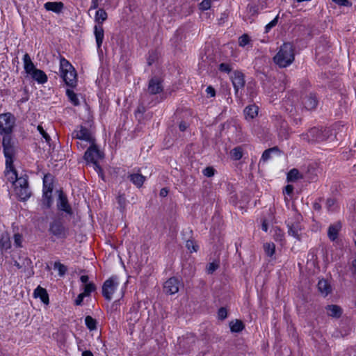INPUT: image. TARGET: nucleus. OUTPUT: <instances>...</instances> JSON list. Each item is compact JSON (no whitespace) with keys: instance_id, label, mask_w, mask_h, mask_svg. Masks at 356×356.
<instances>
[{"instance_id":"1","label":"nucleus","mask_w":356,"mask_h":356,"mask_svg":"<svg viewBox=\"0 0 356 356\" xmlns=\"http://www.w3.org/2000/svg\"><path fill=\"white\" fill-rule=\"evenodd\" d=\"M15 124V118L12 113L0 114V135L3 136L2 147L6 158L5 176L6 178L17 179L19 177L13 164L15 151L12 136Z\"/></svg>"},{"instance_id":"2","label":"nucleus","mask_w":356,"mask_h":356,"mask_svg":"<svg viewBox=\"0 0 356 356\" xmlns=\"http://www.w3.org/2000/svg\"><path fill=\"white\" fill-rule=\"evenodd\" d=\"M104 157V154L99 149L96 141L90 143L89 147L84 153L83 159L86 165L92 168L98 175L99 178H104V170L99 163V160Z\"/></svg>"},{"instance_id":"3","label":"nucleus","mask_w":356,"mask_h":356,"mask_svg":"<svg viewBox=\"0 0 356 356\" xmlns=\"http://www.w3.org/2000/svg\"><path fill=\"white\" fill-rule=\"evenodd\" d=\"M295 59V47L293 43L284 42L273 57L274 63L281 68L289 66Z\"/></svg>"},{"instance_id":"4","label":"nucleus","mask_w":356,"mask_h":356,"mask_svg":"<svg viewBox=\"0 0 356 356\" xmlns=\"http://www.w3.org/2000/svg\"><path fill=\"white\" fill-rule=\"evenodd\" d=\"M124 286L120 285L119 278L113 275L106 280L102 286V295L107 300H111L115 294L122 298L124 295Z\"/></svg>"},{"instance_id":"5","label":"nucleus","mask_w":356,"mask_h":356,"mask_svg":"<svg viewBox=\"0 0 356 356\" xmlns=\"http://www.w3.org/2000/svg\"><path fill=\"white\" fill-rule=\"evenodd\" d=\"M60 76L67 86L70 87L76 86V70L69 60L63 56L60 58Z\"/></svg>"},{"instance_id":"6","label":"nucleus","mask_w":356,"mask_h":356,"mask_svg":"<svg viewBox=\"0 0 356 356\" xmlns=\"http://www.w3.org/2000/svg\"><path fill=\"white\" fill-rule=\"evenodd\" d=\"M273 120L279 139L288 140L290 138L291 129L287 121L281 115H275Z\"/></svg>"},{"instance_id":"7","label":"nucleus","mask_w":356,"mask_h":356,"mask_svg":"<svg viewBox=\"0 0 356 356\" xmlns=\"http://www.w3.org/2000/svg\"><path fill=\"white\" fill-rule=\"evenodd\" d=\"M15 192L21 200H26L31 196L27 179H15L13 181Z\"/></svg>"},{"instance_id":"8","label":"nucleus","mask_w":356,"mask_h":356,"mask_svg":"<svg viewBox=\"0 0 356 356\" xmlns=\"http://www.w3.org/2000/svg\"><path fill=\"white\" fill-rule=\"evenodd\" d=\"M163 90V79L162 77L155 75L149 79L147 91L149 95H160Z\"/></svg>"},{"instance_id":"9","label":"nucleus","mask_w":356,"mask_h":356,"mask_svg":"<svg viewBox=\"0 0 356 356\" xmlns=\"http://www.w3.org/2000/svg\"><path fill=\"white\" fill-rule=\"evenodd\" d=\"M72 138L79 139L88 143L95 142V138L92 136L90 131L86 127L80 125L72 132Z\"/></svg>"},{"instance_id":"10","label":"nucleus","mask_w":356,"mask_h":356,"mask_svg":"<svg viewBox=\"0 0 356 356\" xmlns=\"http://www.w3.org/2000/svg\"><path fill=\"white\" fill-rule=\"evenodd\" d=\"M268 7L266 0H258L257 3H250L247 6V13L250 17L252 18L251 22L257 17L261 11Z\"/></svg>"},{"instance_id":"11","label":"nucleus","mask_w":356,"mask_h":356,"mask_svg":"<svg viewBox=\"0 0 356 356\" xmlns=\"http://www.w3.org/2000/svg\"><path fill=\"white\" fill-rule=\"evenodd\" d=\"M230 79L233 85L235 95L237 96L239 90L243 89L245 86V75L240 70H234L230 76Z\"/></svg>"},{"instance_id":"12","label":"nucleus","mask_w":356,"mask_h":356,"mask_svg":"<svg viewBox=\"0 0 356 356\" xmlns=\"http://www.w3.org/2000/svg\"><path fill=\"white\" fill-rule=\"evenodd\" d=\"M301 138L307 140L308 143H317L324 140V136L321 130L316 127L311 128L307 133L300 134Z\"/></svg>"},{"instance_id":"13","label":"nucleus","mask_w":356,"mask_h":356,"mask_svg":"<svg viewBox=\"0 0 356 356\" xmlns=\"http://www.w3.org/2000/svg\"><path fill=\"white\" fill-rule=\"evenodd\" d=\"M284 154L277 146L270 147L264 151L259 159V163H266L271 160L273 157H280Z\"/></svg>"},{"instance_id":"14","label":"nucleus","mask_w":356,"mask_h":356,"mask_svg":"<svg viewBox=\"0 0 356 356\" xmlns=\"http://www.w3.org/2000/svg\"><path fill=\"white\" fill-rule=\"evenodd\" d=\"M53 191V179H43V196L45 207H50L52 203L51 193Z\"/></svg>"},{"instance_id":"15","label":"nucleus","mask_w":356,"mask_h":356,"mask_svg":"<svg viewBox=\"0 0 356 356\" xmlns=\"http://www.w3.org/2000/svg\"><path fill=\"white\" fill-rule=\"evenodd\" d=\"M302 104L307 111H313L317 107L318 99L315 93H309L302 98Z\"/></svg>"},{"instance_id":"16","label":"nucleus","mask_w":356,"mask_h":356,"mask_svg":"<svg viewBox=\"0 0 356 356\" xmlns=\"http://www.w3.org/2000/svg\"><path fill=\"white\" fill-rule=\"evenodd\" d=\"M259 108L255 104L248 105L243 110L244 118L248 122L252 121L259 113Z\"/></svg>"},{"instance_id":"17","label":"nucleus","mask_w":356,"mask_h":356,"mask_svg":"<svg viewBox=\"0 0 356 356\" xmlns=\"http://www.w3.org/2000/svg\"><path fill=\"white\" fill-rule=\"evenodd\" d=\"M179 289V282L175 277L170 278L164 284V291L166 293L175 294L178 292Z\"/></svg>"},{"instance_id":"18","label":"nucleus","mask_w":356,"mask_h":356,"mask_svg":"<svg viewBox=\"0 0 356 356\" xmlns=\"http://www.w3.org/2000/svg\"><path fill=\"white\" fill-rule=\"evenodd\" d=\"M50 232L56 236L57 238H65L67 236V232L65 227L58 222H54L51 224Z\"/></svg>"},{"instance_id":"19","label":"nucleus","mask_w":356,"mask_h":356,"mask_svg":"<svg viewBox=\"0 0 356 356\" xmlns=\"http://www.w3.org/2000/svg\"><path fill=\"white\" fill-rule=\"evenodd\" d=\"M94 35L95 37L97 51H101V47L104 38V31L103 29V26H102L101 24L95 25Z\"/></svg>"},{"instance_id":"20","label":"nucleus","mask_w":356,"mask_h":356,"mask_svg":"<svg viewBox=\"0 0 356 356\" xmlns=\"http://www.w3.org/2000/svg\"><path fill=\"white\" fill-rule=\"evenodd\" d=\"M29 76L33 81L37 82L38 84H44L48 81V77L45 72L40 69L35 70Z\"/></svg>"},{"instance_id":"21","label":"nucleus","mask_w":356,"mask_h":356,"mask_svg":"<svg viewBox=\"0 0 356 356\" xmlns=\"http://www.w3.org/2000/svg\"><path fill=\"white\" fill-rule=\"evenodd\" d=\"M24 69L27 75H30L38 68L33 63L30 55L28 53H25L23 56Z\"/></svg>"},{"instance_id":"22","label":"nucleus","mask_w":356,"mask_h":356,"mask_svg":"<svg viewBox=\"0 0 356 356\" xmlns=\"http://www.w3.org/2000/svg\"><path fill=\"white\" fill-rule=\"evenodd\" d=\"M44 7L48 11L58 14L64 8V3L61 1H48L44 3Z\"/></svg>"},{"instance_id":"23","label":"nucleus","mask_w":356,"mask_h":356,"mask_svg":"<svg viewBox=\"0 0 356 356\" xmlns=\"http://www.w3.org/2000/svg\"><path fill=\"white\" fill-rule=\"evenodd\" d=\"M288 233L295 238L300 240L301 235L302 227L298 222H289L288 223Z\"/></svg>"},{"instance_id":"24","label":"nucleus","mask_w":356,"mask_h":356,"mask_svg":"<svg viewBox=\"0 0 356 356\" xmlns=\"http://www.w3.org/2000/svg\"><path fill=\"white\" fill-rule=\"evenodd\" d=\"M341 229V223L337 222L329 226L327 230V236L331 241H334L337 238L339 231Z\"/></svg>"},{"instance_id":"25","label":"nucleus","mask_w":356,"mask_h":356,"mask_svg":"<svg viewBox=\"0 0 356 356\" xmlns=\"http://www.w3.org/2000/svg\"><path fill=\"white\" fill-rule=\"evenodd\" d=\"M58 207L68 213H71V208L67 202V200L62 192H60L58 202Z\"/></svg>"},{"instance_id":"26","label":"nucleus","mask_w":356,"mask_h":356,"mask_svg":"<svg viewBox=\"0 0 356 356\" xmlns=\"http://www.w3.org/2000/svg\"><path fill=\"white\" fill-rule=\"evenodd\" d=\"M34 297L40 298L42 302L47 305L49 303V296L46 289L38 286L34 291Z\"/></svg>"},{"instance_id":"27","label":"nucleus","mask_w":356,"mask_h":356,"mask_svg":"<svg viewBox=\"0 0 356 356\" xmlns=\"http://www.w3.org/2000/svg\"><path fill=\"white\" fill-rule=\"evenodd\" d=\"M108 18V14L106 10L103 8H99L95 15V21L97 23L96 25L101 24L103 25L104 22H105Z\"/></svg>"},{"instance_id":"28","label":"nucleus","mask_w":356,"mask_h":356,"mask_svg":"<svg viewBox=\"0 0 356 356\" xmlns=\"http://www.w3.org/2000/svg\"><path fill=\"white\" fill-rule=\"evenodd\" d=\"M318 289L319 292L323 296H327L331 292L332 290L330 285L325 280H321L318 282Z\"/></svg>"},{"instance_id":"29","label":"nucleus","mask_w":356,"mask_h":356,"mask_svg":"<svg viewBox=\"0 0 356 356\" xmlns=\"http://www.w3.org/2000/svg\"><path fill=\"white\" fill-rule=\"evenodd\" d=\"M321 170L318 166L316 163H312L308 165L307 174L309 178H312L314 177H318Z\"/></svg>"},{"instance_id":"30","label":"nucleus","mask_w":356,"mask_h":356,"mask_svg":"<svg viewBox=\"0 0 356 356\" xmlns=\"http://www.w3.org/2000/svg\"><path fill=\"white\" fill-rule=\"evenodd\" d=\"M326 309L327 315L332 317L338 318L342 313L341 309L337 305H328Z\"/></svg>"},{"instance_id":"31","label":"nucleus","mask_w":356,"mask_h":356,"mask_svg":"<svg viewBox=\"0 0 356 356\" xmlns=\"http://www.w3.org/2000/svg\"><path fill=\"white\" fill-rule=\"evenodd\" d=\"M66 95H67L69 101L73 106H77L80 104V102L78 98L77 94L75 93L72 90L67 89L66 90Z\"/></svg>"},{"instance_id":"32","label":"nucleus","mask_w":356,"mask_h":356,"mask_svg":"<svg viewBox=\"0 0 356 356\" xmlns=\"http://www.w3.org/2000/svg\"><path fill=\"white\" fill-rule=\"evenodd\" d=\"M231 158L234 161H239L242 159L243 155V148L241 146H237L233 148L230 152Z\"/></svg>"},{"instance_id":"33","label":"nucleus","mask_w":356,"mask_h":356,"mask_svg":"<svg viewBox=\"0 0 356 356\" xmlns=\"http://www.w3.org/2000/svg\"><path fill=\"white\" fill-rule=\"evenodd\" d=\"M140 318V314L138 312V311L135 309H131L127 314V320L129 321L130 324L134 325Z\"/></svg>"},{"instance_id":"34","label":"nucleus","mask_w":356,"mask_h":356,"mask_svg":"<svg viewBox=\"0 0 356 356\" xmlns=\"http://www.w3.org/2000/svg\"><path fill=\"white\" fill-rule=\"evenodd\" d=\"M159 59V53L157 50L152 49L148 51L147 56V63L149 66L152 65Z\"/></svg>"},{"instance_id":"35","label":"nucleus","mask_w":356,"mask_h":356,"mask_svg":"<svg viewBox=\"0 0 356 356\" xmlns=\"http://www.w3.org/2000/svg\"><path fill=\"white\" fill-rule=\"evenodd\" d=\"M37 130L42 136V138L44 139V142L49 145L51 141V138L49 134L46 131V130L43 128L42 123L39 124L37 126Z\"/></svg>"},{"instance_id":"36","label":"nucleus","mask_w":356,"mask_h":356,"mask_svg":"<svg viewBox=\"0 0 356 356\" xmlns=\"http://www.w3.org/2000/svg\"><path fill=\"white\" fill-rule=\"evenodd\" d=\"M229 327L231 331L233 332H239L244 328L242 321L238 320L231 321L229 323Z\"/></svg>"},{"instance_id":"37","label":"nucleus","mask_w":356,"mask_h":356,"mask_svg":"<svg viewBox=\"0 0 356 356\" xmlns=\"http://www.w3.org/2000/svg\"><path fill=\"white\" fill-rule=\"evenodd\" d=\"M251 126V131L254 135L259 136L263 134L264 129H262L261 126L260 125L259 122H252V124H250Z\"/></svg>"},{"instance_id":"38","label":"nucleus","mask_w":356,"mask_h":356,"mask_svg":"<svg viewBox=\"0 0 356 356\" xmlns=\"http://www.w3.org/2000/svg\"><path fill=\"white\" fill-rule=\"evenodd\" d=\"M0 247L3 250H8L10 248V238L7 234H2L0 238Z\"/></svg>"},{"instance_id":"39","label":"nucleus","mask_w":356,"mask_h":356,"mask_svg":"<svg viewBox=\"0 0 356 356\" xmlns=\"http://www.w3.org/2000/svg\"><path fill=\"white\" fill-rule=\"evenodd\" d=\"M250 37L247 33H244L238 38V45L241 47H245L246 45L250 44Z\"/></svg>"},{"instance_id":"40","label":"nucleus","mask_w":356,"mask_h":356,"mask_svg":"<svg viewBox=\"0 0 356 356\" xmlns=\"http://www.w3.org/2000/svg\"><path fill=\"white\" fill-rule=\"evenodd\" d=\"M218 70L222 73L229 74L232 71V64L229 63H221L218 65Z\"/></svg>"},{"instance_id":"41","label":"nucleus","mask_w":356,"mask_h":356,"mask_svg":"<svg viewBox=\"0 0 356 356\" xmlns=\"http://www.w3.org/2000/svg\"><path fill=\"white\" fill-rule=\"evenodd\" d=\"M264 248L265 250L266 254L269 256L272 257L275 250V245L273 243H266L264 245Z\"/></svg>"},{"instance_id":"42","label":"nucleus","mask_w":356,"mask_h":356,"mask_svg":"<svg viewBox=\"0 0 356 356\" xmlns=\"http://www.w3.org/2000/svg\"><path fill=\"white\" fill-rule=\"evenodd\" d=\"M86 325L88 329L93 330L96 329V320L90 316H87L85 318Z\"/></svg>"},{"instance_id":"43","label":"nucleus","mask_w":356,"mask_h":356,"mask_svg":"<svg viewBox=\"0 0 356 356\" xmlns=\"http://www.w3.org/2000/svg\"><path fill=\"white\" fill-rule=\"evenodd\" d=\"M54 267L55 269H57L58 270V274L60 276H63L67 270V267L65 265L62 264L58 261L54 263Z\"/></svg>"},{"instance_id":"44","label":"nucleus","mask_w":356,"mask_h":356,"mask_svg":"<svg viewBox=\"0 0 356 356\" xmlns=\"http://www.w3.org/2000/svg\"><path fill=\"white\" fill-rule=\"evenodd\" d=\"M199 9L202 11L208 10L211 7V0H202L199 3Z\"/></svg>"},{"instance_id":"45","label":"nucleus","mask_w":356,"mask_h":356,"mask_svg":"<svg viewBox=\"0 0 356 356\" xmlns=\"http://www.w3.org/2000/svg\"><path fill=\"white\" fill-rule=\"evenodd\" d=\"M219 267V262L213 261L209 263L206 268V270L207 273L212 274L216 270H217Z\"/></svg>"},{"instance_id":"46","label":"nucleus","mask_w":356,"mask_h":356,"mask_svg":"<svg viewBox=\"0 0 356 356\" xmlns=\"http://www.w3.org/2000/svg\"><path fill=\"white\" fill-rule=\"evenodd\" d=\"M286 178H302V176L300 175L298 169L292 168L288 172Z\"/></svg>"},{"instance_id":"47","label":"nucleus","mask_w":356,"mask_h":356,"mask_svg":"<svg viewBox=\"0 0 356 356\" xmlns=\"http://www.w3.org/2000/svg\"><path fill=\"white\" fill-rule=\"evenodd\" d=\"M279 15H277L273 20L265 26V33H268L272 28L275 27L278 22Z\"/></svg>"},{"instance_id":"48","label":"nucleus","mask_w":356,"mask_h":356,"mask_svg":"<svg viewBox=\"0 0 356 356\" xmlns=\"http://www.w3.org/2000/svg\"><path fill=\"white\" fill-rule=\"evenodd\" d=\"M215 172L216 170L213 166H207L202 170L204 176L209 178L214 176Z\"/></svg>"},{"instance_id":"49","label":"nucleus","mask_w":356,"mask_h":356,"mask_svg":"<svg viewBox=\"0 0 356 356\" xmlns=\"http://www.w3.org/2000/svg\"><path fill=\"white\" fill-rule=\"evenodd\" d=\"M96 287L92 283H88L84 286V291L83 293L86 296H89L90 293L95 290Z\"/></svg>"},{"instance_id":"50","label":"nucleus","mask_w":356,"mask_h":356,"mask_svg":"<svg viewBox=\"0 0 356 356\" xmlns=\"http://www.w3.org/2000/svg\"><path fill=\"white\" fill-rule=\"evenodd\" d=\"M186 246L191 252H196L197 250V245L193 241H187Z\"/></svg>"},{"instance_id":"51","label":"nucleus","mask_w":356,"mask_h":356,"mask_svg":"<svg viewBox=\"0 0 356 356\" xmlns=\"http://www.w3.org/2000/svg\"><path fill=\"white\" fill-rule=\"evenodd\" d=\"M332 1L340 6L350 7L352 6V3L349 0H332Z\"/></svg>"},{"instance_id":"52","label":"nucleus","mask_w":356,"mask_h":356,"mask_svg":"<svg viewBox=\"0 0 356 356\" xmlns=\"http://www.w3.org/2000/svg\"><path fill=\"white\" fill-rule=\"evenodd\" d=\"M205 91H206L207 97H216V91L212 86H207Z\"/></svg>"},{"instance_id":"53","label":"nucleus","mask_w":356,"mask_h":356,"mask_svg":"<svg viewBox=\"0 0 356 356\" xmlns=\"http://www.w3.org/2000/svg\"><path fill=\"white\" fill-rule=\"evenodd\" d=\"M30 263H31L30 260L27 258H25L22 261V264H20L19 261H15V266H17V268L21 269L23 267H26V266H29L30 264Z\"/></svg>"},{"instance_id":"54","label":"nucleus","mask_w":356,"mask_h":356,"mask_svg":"<svg viewBox=\"0 0 356 356\" xmlns=\"http://www.w3.org/2000/svg\"><path fill=\"white\" fill-rule=\"evenodd\" d=\"M14 243L17 247H22V236L20 234L17 233L14 235Z\"/></svg>"},{"instance_id":"55","label":"nucleus","mask_w":356,"mask_h":356,"mask_svg":"<svg viewBox=\"0 0 356 356\" xmlns=\"http://www.w3.org/2000/svg\"><path fill=\"white\" fill-rule=\"evenodd\" d=\"M218 316L219 319L223 320L227 316V312L226 309L221 307L218 312Z\"/></svg>"},{"instance_id":"56","label":"nucleus","mask_w":356,"mask_h":356,"mask_svg":"<svg viewBox=\"0 0 356 356\" xmlns=\"http://www.w3.org/2000/svg\"><path fill=\"white\" fill-rule=\"evenodd\" d=\"M127 178H147L140 173V170L138 169L136 172H133L127 175Z\"/></svg>"},{"instance_id":"57","label":"nucleus","mask_w":356,"mask_h":356,"mask_svg":"<svg viewBox=\"0 0 356 356\" xmlns=\"http://www.w3.org/2000/svg\"><path fill=\"white\" fill-rule=\"evenodd\" d=\"M189 124L185 121H181L179 124V129L181 131H185L188 127Z\"/></svg>"},{"instance_id":"58","label":"nucleus","mask_w":356,"mask_h":356,"mask_svg":"<svg viewBox=\"0 0 356 356\" xmlns=\"http://www.w3.org/2000/svg\"><path fill=\"white\" fill-rule=\"evenodd\" d=\"M86 296L84 295L83 293H80L75 300V304L76 305H80L82 303L84 297Z\"/></svg>"},{"instance_id":"59","label":"nucleus","mask_w":356,"mask_h":356,"mask_svg":"<svg viewBox=\"0 0 356 356\" xmlns=\"http://www.w3.org/2000/svg\"><path fill=\"white\" fill-rule=\"evenodd\" d=\"M99 7V0H91L90 10H95Z\"/></svg>"},{"instance_id":"60","label":"nucleus","mask_w":356,"mask_h":356,"mask_svg":"<svg viewBox=\"0 0 356 356\" xmlns=\"http://www.w3.org/2000/svg\"><path fill=\"white\" fill-rule=\"evenodd\" d=\"M293 187L292 185L288 184L284 190V193L288 195H291L293 193Z\"/></svg>"},{"instance_id":"61","label":"nucleus","mask_w":356,"mask_h":356,"mask_svg":"<svg viewBox=\"0 0 356 356\" xmlns=\"http://www.w3.org/2000/svg\"><path fill=\"white\" fill-rule=\"evenodd\" d=\"M132 181L137 187H140L143 184V179H132Z\"/></svg>"},{"instance_id":"62","label":"nucleus","mask_w":356,"mask_h":356,"mask_svg":"<svg viewBox=\"0 0 356 356\" xmlns=\"http://www.w3.org/2000/svg\"><path fill=\"white\" fill-rule=\"evenodd\" d=\"M335 201L333 199H328L326 202V205L328 209H330V208L334 204Z\"/></svg>"},{"instance_id":"63","label":"nucleus","mask_w":356,"mask_h":356,"mask_svg":"<svg viewBox=\"0 0 356 356\" xmlns=\"http://www.w3.org/2000/svg\"><path fill=\"white\" fill-rule=\"evenodd\" d=\"M168 193V190L166 188H163L160 191V196L165 197Z\"/></svg>"},{"instance_id":"64","label":"nucleus","mask_w":356,"mask_h":356,"mask_svg":"<svg viewBox=\"0 0 356 356\" xmlns=\"http://www.w3.org/2000/svg\"><path fill=\"white\" fill-rule=\"evenodd\" d=\"M281 231L278 229H275V234H276V240H282V234H281Z\"/></svg>"}]
</instances>
